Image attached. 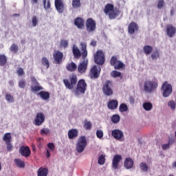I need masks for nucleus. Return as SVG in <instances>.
Masks as SVG:
<instances>
[{
	"mask_svg": "<svg viewBox=\"0 0 176 176\" xmlns=\"http://www.w3.org/2000/svg\"><path fill=\"white\" fill-rule=\"evenodd\" d=\"M31 90L32 91L34 92L41 91V90H43V87H42V86H41L38 83V85H32Z\"/></svg>",
	"mask_w": 176,
	"mask_h": 176,
	"instance_id": "38",
	"label": "nucleus"
},
{
	"mask_svg": "<svg viewBox=\"0 0 176 176\" xmlns=\"http://www.w3.org/2000/svg\"><path fill=\"white\" fill-rule=\"evenodd\" d=\"M47 146L52 152H54V151L56 149V146H54V143H48Z\"/></svg>",
	"mask_w": 176,
	"mask_h": 176,
	"instance_id": "52",
	"label": "nucleus"
},
{
	"mask_svg": "<svg viewBox=\"0 0 176 176\" xmlns=\"http://www.w3.org/2000/svg\"><path fill=\"white\" fill-rule=\"evenodd\" d=\"M14 162L15 166L19 168H24V167H25V163L20 159H14Z\"/></svg>",
	"mask_w": 176,
	"mask_h": 176,
	"instance_id": "29",
	"label": "nucleus"
},
{
	"mask_svg": "<svg viewBox=\"0 0 176 176\" xmlns=\"http://www.w3.org/2000/svg\"><path fill=\"white\" fill-rule=\"evenodd\" d=\"M87 89V84L86 81L83 79L79 80L77 81V87L76 88L75 92L77 96L79 94H85Z\"/></svg>",
	"mask_w": 176,
	"mask_h": 176,
	"instance_id": "6",
	"label": "nucleus"
},
{
	"mask_svg": "<svg viewBox=\"0 0 176 176\" xmlns=\"http://www.w3.org/2000/svg\"><path fill=\"white\" fill-rule=\"evenodd\" d=\"M143 52L146 56H149V54H151L152 52H153V47L151 45H144L143 47Z\"/></svg>",
	"mask_w": 176,
	"mask_h": 176,
	"instance_id": "30",
	"label": "nucleus"
},
{
	"mask_svg": "<svg viewBox=\"0 0 176 176\" xmlns=\"http://www.w3.org/2000/svg\"><path fill=\"white\" fill-rule=\"evenodd\" d=\"M67 135L69 140H75L79 135V131L76 129H72L69 130Z\"/></svg>",
	"mask_w": 176,
	"mask_h": 176,
	"instance_id": "24",
	"label": "nucleus"
},
{
	"mask_svg": "<svg viewBox=\"0 0 176 176\" xmlns=\"http://www.w3.org/2000/svg\"><path fill=\"white\" fill-rule=\"evenodd\" d=\"M54 60L55 64H61L63 63V58H64V54L60 51H55L53 54Z\"/></svg>",
	"mask_w": 176,
	"mask_h": 176,
	"instance_id": "14",
	"label": "nucleus"
},
{
	"mask_svg": "<svg viewBox=\"0 0 176 176\" xmlns=\"http://www.w3.org/2000/svg\"><path fill=\"white\" fill-rule=\"evenodd\" d=\"M157 9H163L164 6H166V2H164V0H157Z\"/></svg>",
	"mask_w": 176,
	"mask_h": 176,
	"instance_id": "41",
	"label": "nucleus"
},
{
	"mask_svg": "<svg viewBox=\"0 0 176 176\" xmlns=\"http://www.w3.org/2000/svg\"><path fill=\"white\" fill-rule=\"evenodd\" d=\"M8 63V57L5 54H0V67H5Z\"/></svg>",
	"mask_w": 176,
	"mask_h": 176,
	"instance_id": "31",
	"label": "nucleus"
},
{
	"mask_svg": "<svg viewBox=\"0 0 176 176\" xmlns=\"http://www.w3.org/2000/svg\"><path fill=\"white\" fill-rule=\"evenodd\" d=\"M93 125L91 124V122L87 120V119H85L83 122V128L85 130H91V127Z\"/></svg>",
	"mask_w": 176,
	"mask_h": 176,
	"instance_id": "32",
	"label": "nucleus"
},
{
	"mask_svg": "<svg viewBox=\"0 0 176 176\" xmlns=\"http://www.w3.org/2000/svg\"><path fill=\"white\" fill-rule=\"evenodd\" d=\"M118 105H119V102L117 100H111L107 103L109 109H116Z\"/></svg>",
	"mask_w": 176,
	"mask_h": 176,
	"instance_id": "25",
	"label": "nucleus"
},
{
	"mask_svg": "<svg viewBox=\"0 0 176 176\" xmlns=\"http://www.w3.org/2000/svg\"><path fill=\"white\" fill-rule=\"evenodd\" d=\"M140 30V28L138 27V24L135 22H131L128 27V31L129 34L131 35H133V34H135V31H138Z\"/></svg>",
	"mask_w": 176,
	"mask_h": 176,
	"instance_id": "21",
	"label": "nucleus"
},
{
	"mask_svg": "<svg viewBox=\"0 0 176 176\" xmlns=\"http://www.w3.org/2000/svg\"><path fill=\"white\" fill-rule=\"evenodd\" d=\"M66 69H67V71H69V72H75V71L78 69V66L76 65L75 63L72 62L67 65Z\"/></svg>",
	"mask_w": 176,
	"mask_h": 176,
	"instance_id": "27",
	"label": "nucleus"
},
{
	"mask_svg": "<svg viewBox=\"0 0 176 176\" xmlns=\"http://www.w3.org/2000/svg\"><path fill=\"white\" fill-rule=\"evenodd\" d=\"M94 62L98 65H103L104 63H105V54L101 50H98L96 51L94 54Z\"/></svg>",
	"mask_w": 176,
	"mask_h": 176,
	"instance_id": "7",
	"label": "nucleus"
},
{
	"mask_svg": "<svg viewBox=\"0 0 176 176\" xmlns=\"http://www.w3.org/2000/svg\"><path fill=\"white\" fill-rule=\"evenodd\" d=\"M16 73L18 74L19 76H22V75H24V70L23 69V68L19 67L17 69Z\"/></svg>",
	"mask_w": 176,
	"mask_h": 176,
	"instance_id": "56",
	"label": "nucleus"
},
{
	"mask_svg": "<svg viewBox=\"0 0 176 176\" xmlns=\"http://www.w3.org/2000/svg\"><path fill=\"white\" fill-rule=\"evenodd\" d=\"M122 159H123V157L119 154L114 155L112 160V168L118 170V168H119V163L122 162Z\"/></svg>",
	"mask_w": 176,
	"mask_h": 176,
	"instance_id": "16",
	"label": "nucleus"
},
{
	"mask_svg": "<svg viewBox=\"0 0 176 176\" xmlns=\"http://www.w3.org/2000/svg\"><path fill=\"white\" fill-rule=\"evenodd\" d=\"M6 144L7 145V151H8V152H10V151H12V149L13 148V146H12V144H10V142Z\"/></svg>",
	"mask_w": 176,
	"mask_h": 176,
	"instance_id": "58",
	"label": "nucleus"
},
{
	"mask_svg": "<svg viewBox=\"0 0 176 176\" xmlns=\"http://www.w3.org/2000/svg\"><path fill=\"white\" fill-rule=\"evenodd\" d=\"M41 64L46 68H49L50 67V63H49V60H47V58H46V57L42 58Z\"/></svg>",
	"mask_w": 176,
	"mask_h": 176,
	"instance_id": "37",
	"label": "nucleus"
},
{
	"mask_svg": "<svg viewBox=\"0 0 176 176\" xmlns=\"http://www.w3.org/2000/svg\"><path fill=\"white\" fill-rule=\"evenodd\" d=\"M100 74H101V67L94 65L90 69L89 76L91 79H98Z\"/></svg>",
	"mask_w": 176,
	"mask_h": 176,
	"instance_id": "9",
	"label": "nucleus"
},
{
	"mask_svg": "<svg viewBox=\"0 0 176 176\" xmlns=\"http://www.w3.org/2000/svg\"><path fill=\"white\" fill-rule=\"evenodd\" d=\"M140 168L144 173H146L148 171V165L144 162H141L140 164Z\"/></svg>",
	"mask_w": 176,
	"mask_h": 176,
	"instance_id": "42",
	"label": "nucleus"
},
{
	"mask_svg": "<svg viewBox=\"0 0 176 176\" xmlns=\"http://www.w3.org/2000/svg\"><path fill=\"white\" fill-rule=\"evenodd\" d=\"M168 105L171 108V109H173V111L175 109V102H174V100L169 101L168 102Z\"/></svg>",
	"mask_w": 176,
	"mask_h": 176,
	"instance_id": "55",
	"label": "nucleus"
},
{
	"mask_svg": "<svg viewBox=\"0 0 176 176\" xmlns=\"http://www.w3.org/2000/svg\"><path fill=\"white\" fill-rule=\"evenodd\" d=\"M119 111L122 113L124 112H127V111H129V107H127V104L125 103H122L119 107Z\"/></svg>",
	"mask_w": 176,
	"mask_h": 176,
	"instance_id": "35",
	"label": "nucleus"
},
{
	"mask_svg": "<svg viewBox=\"0 0 176 176\" xmlns=\"http://www.w3.org/2000/svg\"><path fill=\"white\" fill-rule=\"evenodd\" d=\"M96 136L101 140L104 137V132L102 130H98L96 131Z\"/></svg>",
	"mask_w": 176,
	"mask_h": 176,
	"instance_id": "54",
	"label": "nucleus"
},
{
	"mask_svg": "<svg viewBox=\"0 0 176 176\" xmlns=\"http://www.w3.org/2000/svg\"><path fill=\"white\" fill-rule=\"evenodd\" d=\"M19 153L24 157H30L31 156V148L28 146H22L19 148Z\"/></svg>",
	"mask_w": 176,
	"mask_h": 176,
	"instance_id": "17",
	"label": "nucleus"
},
{
	"mask_svg": "<svg viewBox=\"0 0 176 176\" xmlns=\"http://www.w3.org/2000/svg\"><path fill=\"white\" fill-rule=\"evenodd\" d=\"M151 57L152 60H157V58L160 57V53L159 52L158 50H156L155 52L152 53V54L151 55Z\"/></svg>",
	"mask_w": 176,
	"mask_h": 176,
	"instance_id": "44",
	"label": "nucleus"
},
{
	"mask_svg": "<svg viewBox=\"0 0 176 176\" xmlns=\"http://www.w3.org/2000/svg\"><path fill=\"white\" fill-rule=\"evenodd\" d=\"M60 46L62 47H64V49H67V47H68V41L67 40L60 41Z\"/></svg>",
	"mask_w": 176,
	"mask_h": 176,
	"instance_id": "50",
	"label": "nucleus"
},
{
	"mask_svg": "<svg viewBox=\"0 0 176 176\" xmlns=\"http://www.w3.org/2000/svg\"><path fill=\"white\" fill-rule=\"evenodd\" d=\"M6 100L8 102H14V98L9 94L6 95Z\"/></svg>",
	"mask_w": 176,
	"mask_h": 176,
	"instance_id": "48",
	"label": "nucleus"
},
{
	"mask_svg": "<svg viewBox=\"0 0 176 176\" xmlns=\"http://www.w3.org/2000/svg\"><path fill=\"white\" fill-rule=\"evenodd\" d=\"M87 65H89V60L84 59L82 62H81L78 66V71L80 74H83V72H86L87 69Z\"/></svg>",
	"mask_w": 176,
	"mask_h": 176,
	"instance_id": "18",
	"label": "nucleus"
},
{
	"mask_svg": "<svg viewBox=\"0 0 176 176\" xmlns=\"http://www.w3.org/2000/svg\"><path fill=\"white\" fill-rule=\"evenodd\" d=\"M41 135H47L50 133V129L47 128H43L40 131Z\"/></svg>",
	"mask_w": 176,
	"mask_h": 176,
	"instance_id": "47",
	"label": "nucleus"
},
{
	"mask_svg": "<svg viewBox=\"0 0 176 176\" xmlns=\"http://www.w3.org/2000/svg\"><path fill=\"white\" fill-rule=\"evenodd\" d=\"M110 65H111V67H114V69H120L122 68H124V63H123L120 60H118L116 56H113L111 57L110 60Z\"/></svg>",
	"mask_w": 176,
	"mask_h": 176,
	"instance_id": "10",
	"label": "nucleus"
},
{
	"mask_svg": "<svg viewBox=\"0 0 176 176\" xmlns=\"http://www.w3.org/2000/svg\"><path fill=\"white\" fill-rule=\"evenodd\" d=\"M175 14V10L174 8H172L170 10V16H173Z\"/></svg>",
	"mask_w": 176,
	"mask_h": 176,
	"instance_id": "60",
	"label": "nucleus"
},
{
	"mask_svg": "<svg viewBox=\"0 0 176 176\" xmlns=\"http://www.w3.org/2000/svg\"><path fill=\"white\" fill-rule=\"evenodd\" d=\"M174 140H169L168 144H164L162 145V148L163 151H167V149H170V144H173Z\"/></svg>",
	"mask_w": 176,
	"mask_h": 176,
	"instance_id": "46",
	"label": "nucleus"
},
{
	"mask_svg": "<svg viewBox=\"0 0 176 176\" xmlns=\"http://www.w3.org/2000/svg\"><path fill=\"white\" fill-rule=\"evenodd\" d=\"M86 146H87V140L86 139V136H80L76 145V149L78 153H82V152L86 149Z\"/></svg>",
	"mask_w": 176,
	"mask_h": 176,
	"instance_id": "5",
	"label": "nucleus"
},
{
	"mask_svg": "<svg viewBox=\"0 0 176 176\" xmlns=\"http://www.w3.org/2000/svg\"><path fill=\"white\" fill-rule=\"evenodd\" d=\"M161 90L163 93V97H170L173 93V86L168 82L165 81L162 85Z\"/></svg>",
	"mask_w": 176,
	"mask_h": 176,
	"instance_id": "8",
	"label": "nucleus"
},
{
	"mask_svg": "<svg viewBox=\"0 0 176 176\" xmlns=\"http://www.w3.org/2000/svg\"><path fill=\"white\" fill-rule=\"evenodd\" d=\"M90 45L91 46H93L94 47H95V46H97V41L93 40L91 41Z\"/></svg>",
	"mask_w": 176,
	"mask_h": 176,
	"instance_id": "59",
	"label": "nucleus"
},
{
	"mask_svg": "<svg viewBox=\"0 0 176 176\" xmlns=\"http://www.w3.org/2000/svg\"><path fill=\"white\" fill-rule=\"evenodd\" d=\"M81 46V52L80 50L76 46V45H73L72 47V52H73V56L74 58L79 59L80 57H82V60L86 59V57H87V45L86 43H80Z\"/></svg>",
	"mask_w": 176,
	"mask_h": 176,
	"instance_id": "1",
	"label": "nucleus"
},
{
	"mask_svg": "<svg viewBox=\"0 0 176 176\" xmlns=\"http://www.w3.org/2000/svg\"><path fill=\"white\" fill-rule=\"evenodd\" d=\"M63 83L68 90H74L78 83V76L75 74H72L68 79H63Z\"/></svg>",
	"mask_w": 176,
	"mask_h": 176,
	"instance_id": "3",
	"label": "nucleus"
},
{
	"mask_svg": "<svg viewBox=\"0 0 176 176\" xmlns=\"http://www.w3.org/2000/svg\"><path fill=\"white\" fill-rule=\"evenodd\" d=\"M49 169L47 168L41 167L37 171V176H47Z\"/></svg>",
	"mask_w": 176,
	"mask_h": 176,
	"instance_id": "26",
	"label": "nucleus"
},
{
	"mask_svg": "<svg viewBox=\"0 0 176 176\" xmlns=\"http://www.w3.org/2000/svg\"><path fill=\"white\" fill-rule=\"evenodd\" d=\"M159 84L156 81L153 80H146L144 82V90L146 93H153L156 91Z\"/></svg>",
	"mask_w": 176,
	"mask_h": 176,
	"instance_id": "4",
	"label": "nucleus"
},
{
	"mask_svg": "<svg viewBox=\"0 0 176 176\" xmlns=\"http://www.w3.org/2000/svg\"><path fill=\"white\" fill-rule=\"evenodd\" d=\"M98 164L100 166H102V164H105V155H100L98 157Z\"/></svg>",
	"mask_w": 176,
	"mask_h": 176,
	"instance_id": "45",
	"label": "nucleus"
},
{
	"mask_svg": "<svg viewBox=\"0 0 176 176\" xmlns=\"http://www.w3.org/2000/svg\"><path fill=\"white\" fill-rule=\"evenodd\" d=\"M47 157H50V151H49V150H47V155H46Z\"/></svg>",
	"mask_w": 176,
	"mask_h": 176,
	"instance_id": "64",
	"label": "nucleus"
},
{
	"mask_svg": "<svg viewBox=\"0 0 176 176\" xmlns=\"http://www.w3.org/2000/svg\"><path fill=\"white\" fill-rule=\"evenodd\" d=\"M54 5L58 13L64 12L65 8V6L64 4V0H55Z\"/></svg>",
	"mask_w": 176,
	"mask_h": 176,
	"instance_id": "15",
	"label": "nucleus"
},
{
	"mask_svg": "<svg viewBox=\"0 0 176 176\" xmlns=\"http://www.w3.org/2000/svg\"><path fill=\"white\" fill-rule=\"evenodd\" d=\"M19 87H20V89H25V80L22 79L19 82Z\"/></svg>",
	"mask_w": 176,
	"mask_h": 176,
	"instance_id": "51",
	"label": "nucleus"
},
{
	"mask_svg": "<svg viewBox=\"0 0 176 176\" xmlns=\"http://www.w3.org/2000/svg\"><path fill=\"white\" fill-rule=\"evenodd\" d=\"M143 108L145 111H151L153 108V104L149 102H144L143 103Z\"/></svg>",
	"mask_w": 176,
	"mask_h": 176,
	"instance_id": "36",
	"label": "nucleus"
},
{
	"mask_svg": "<svg viewBox=\"0 0 176 176\" xmlns=\"http://www.w3.org/2000/svg\"><path fill=\"white\" fill-rule=\"evenodd\" d=\"M43 3L44 8H45V10L50 9L52 6V5L50 4V0H48V1L43 0ZM46 3H47V6H46Z\"/></svg>",
	"mask_w": 176,
	"mask_h": 176,
	"instance_id": "49",
	"label": "nucleus"
},
{
	"mask_svg": "<svg viewBox=\"0 0 176 176\" xmlns=\"http://www.w3.org/2000/svg\"><path fill=\"white\" fill-rule=\"evenodd\" d=\"M120 121V116L118 114L113 115L111 117V122L113 123H119Z\"/></svg>",
	"mask_w": 176,
	"mask_h": 176,
	"instance_id": "43",
	"label": "nucleus"
},
{
	"mask_svg": "<svg viewBox=\"0 0 176 176\" xmlns=\"http://www.w3.org/2000/svg\"><path fill=\"white\" fill-rule=\"evenodd\" d=\"M38 95L40 96L41 98L45 101L50 98V94L48 91H41L38 93Z\"/></svg>",
	"mask_w": 176,
	"mask_h": 176,
	"instance_id": "28",
	"label": "nucleus"
},
{
	"mask_svg": "<svg viewBox=\"0 0 176 176\" xmlns=\"http://www.w3.org/2000/svg\"><path fill=\"white\" fill-rule=\"evenodd\" d=\"M124 167L126 170H131L134 167V161L131 157H126L124 162Z\"/></svg>",
	"mask_w": 176,
	"mask_h": 176,
	"instance_id": "22",
	"label": "nucleus"
},
{
	"mask_svg": "<svg viewBox=\"0 0 176 176\" xmlns=\"http://www.w3.org/2000/svg\"><path fill=\"white\" fill-rule=\"evenodd\" d=\"M85 26L87 32H94L96 28V21L91 18L87 19L85 23Z\"/></svg>",
	"mask_w": 176,
	"mask_h": 176,
	"instance_id": "11",
	"label": "nucleus"
},
{
	"mask_svg": "<svg viewBox=\"0 0 176 176\" xmlns=\"http://www.w3.org/2000/svg\"><path fill=\"white\" fill-rule=\"evenodd\" d=\"M111 135L115 140H122L124 137L123 132L119 129H114L111 131Z\"/></svg>",
	"mask_w": 176,
	"mask_h": 176,
	"instance_id": "23",
	"label": "nucleus"
},
{
	"mask_svg": "<svg viewBox=\"0 0 176 176\" xmlns=\"http://www.w3.org/2000/svg\"><path fill=\"white\" fill-rule=\"evenodd\" d=\"M3 141H5L6 144L12 142V133H6L4 134L3 138Z\"/></svg>",
	"mask_w": 176,
	"mask_h": 176,
	"instance_id": "33",
	"label": "nucleus"
},
{
	"mask_svg": "<svg viewBox=\"0 0 176 176\" xmlns=\"http://www.w3.org/2000/svg\"><path fill=\"white\" fill-rule=\"evenodd\" d=\"M166 34L168 38H173L176 34V28L173 25H166Z\"/></svg>",
	"mask_w": 176,
	"mask_h": 176,
	"instance_id": "20",
	"label": "nucleus"
},
{
	"mask_svg": "<svg viewBox=\"0 0 176 176\" xmlns=\"http://www.w3.org/2000/svg\"><path fill=\"white\" fill-rule=\"evenodd\" d=\"M74 25L78 28V30H83L85 28V19L81 17H77L74 20Z\"/></svg>",
	"mask_w": 176,
	"mask_h": 176,
	"instance_id": "19",
	"label": "nucleus"
},
{
	"mask_svg": "<svg viewBox=\"0 0 176 176\" xmlns=\"http://www.w3.org/2000/svg\"><path fill=\"white\" fill-rule=\"evenodd\" d=\"M31 3L32 5L35 4V3H38V0H31Z\"/></svg>",
	"mask_w": 176,
	"mask_h": 176,
	"instance_id": "62",
	"label": "nucleus"
},
{
	"mask_svg": "<svg viewBox=\"0 0 176 176\" xmlns=\"http://www.w3.org/2000/svg\"><path fill=\"white\" fill-rule=\"evenodd\" d=\"M104 12L107 16H109L110 20H115L119 14H120V11L115 8L113 4L107 3L104 9Z\"/></svg>",
	"mask_w": 176,
	"mask_h": 176,
	"instance_id": "2",
	"label": "nucleus"
},
{
	"mask_svg": "<svg viewBox=\"0 0 176 176\" xmlns=\"http://www.w3.org/2000/svg\"><path fill=\"white\" fill-rule=\"evenodd\" d=\"M110 75L112 78H119V77L122 76V73L120 72H118L116 70H113L111 72Z\"/></svg>",
	"mask_w": 176,
	"mask_h": 176,
	"instance_id": "40",
	"label": "nucleus"
},
{
	"mask_svg": "<svg viewBox=\"0 0 176 176\" xmlns=\"http://www.w3.org/2000/svg\"><path fill=\"white\" fill-rule=\"evenodd\" d=\"M30 79H31L32 83L33 85H39V82H38V80H36V78H35V76H31Z\"/></svg>",
	"mask_w": 176,
	"mask_h": 176,
	"instance_id": "57",
	"label": "nucleus"
},
{
	"mask_svg": "<svg viewBox=\"0 0 176 176\" xmlns=\"http://www.w3.org/2000/svg\"><path fill=\"white\" fill-rule=\"evenodd\" d=\"M10 52H14L15 54L19 52V45L17 44H12L10 47Z\"/></svg>",
	"mask_w": 176,
	"mask_h": 176,
	"instance_id": "39",
	"label": "nucleus"
},
{
	"mask_svg": "<svg viewBox=\"0 0 176 176\" xmlns=\"http://www.w3.org/2000/svg\"><path fill=\"white\" fill-rule=\"evenodd\" d=\"M8 83L11 87L14 86V82L13 81V80H10Z\"/></svg>",
	"mask_w": 176,
	"mask_h": 176,
	"instance_id": "61",
	"label": "nucleus"
},
{
	"mask_svg": "<svg viewBox=\"0 0 176 176\" xmlns=\"http://www.w3.org/2000/svg\"><path fill=\"white\" fill-rule=\"evenodd\" d=\"M72 6L73 9H79L82 4L80 3V0H72Z\"/></svg>",
	"mask_w": 176,
	"mask_h": 176,
	"instance_id": "34",
	"label": "nucleus"
},
{
	"mask_svg": "<svg viewBox=\"0 0 176 176\" xmlns=\"http://www.w3.org/2000/svg\"><path fill=\"white\" fill-rule=\"evenodd\" d=\"M45 114L42 112H38L36 113V117L34 118V124L36 126H41L45 122Z\"/></svg>",
	"mask_w": 176,
	"mask_h": 176,
	"instance_id": "13",
	"label": "nucleus"
},
{
	"mask_svg": "<svg viewBox=\"0 0 176 176\" xmlns=\"http://www.w3.org/2000/svg\"><path fill=\"white\" fill-rule=\"evenodd\" d=\"M129 100H130L131 102H134L135 101V100L134 99L133 97H130Z\"/></svg>",
	"mask_w": 176,
	"mask_h": 176,
	"instance_id": "63",
	"label": "nucleus"
},
{
	"mask_svg": "<svg viewBox=\"0 0 176 176\" xmlns=\"http://www.w3.org/2000/svg\"><path fill=\"white\" fill-rule=\"evenodd\" d=\"M112 82L107 81L102 87V91L105 96H112L113 94V90H112Z\"/></svg>",
	"mask_w": 176,
	"mask_h": 176,
	"instance_id": "12",
	"label": "nucleus"
},
{
	"mask_svg": "<svg viewBox=\"0 0 176 176\" xmlns=\"http://www.w3.org/2000/svg\"><path fill=\"white\" fill-rule=\"evenodd\" d=\"M32 23L33 27H36V25H38V18L35 16H32Z\"/></svg>",
	"mask_w": 176,
	"mask_h": 176,
	"instance_id": "53",
	"label": "nucleus"
}]
</instances>
